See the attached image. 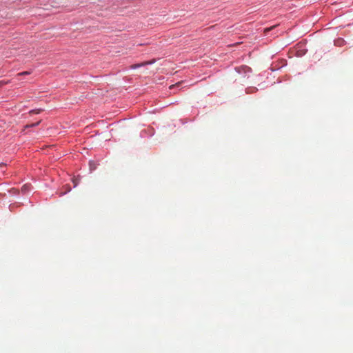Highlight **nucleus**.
I'll list each match as a JSON object with an SVG mask.
<instances>
[{"mask_svg":"<svg viewBox=\"0 0 353 353\" xmlns=\"http://www.w3.org/2000/svg\"><path fill=\"white\" fill-rule=\"evenodd\" d=\"M153 61H149V62H143L141 63H139V64H134V65H130V68L131 69H136L139 67H141V66H143V65H147V64H151L152 63Z\"/></svg>","mask_w":353,"mask_h":353,"instance_id":"nucleus-1","label":"nucleus"},{"mask_svg":"<svg viewBox=\"0 0 353 353\" xmlns=\"http://www.w3.org/2000/svg\"><path fill=\"white\" fill-rule=\"evenodd\" d=\"M41 120L39 121L38 122H36V123H31V124H28L25 126V128H32V127H35V126H37L40 123H41Z\"/></svg>","mask_w":353,"mask_h":353,"instance_id":"nucleus-2","label":"nucleus"},{"mask_svg":"<svg viewBox=\"0 0 353 353\" xmlns=\"http://www.w3.org/2000/svg\"><path fill=\"white\" fill-rule=\"evenodd\" d=\"M43 111L42 109H36V110H32L29 112V114H39L40 112H41Z\"/></svg>","mask_w":353,"mask_h":353,"instance_id":"nucleus-3","label":"nucleus"},{"mask_svg":"<svg viewBox=\"0 0 353 353\" xmlns=\"http://www.w3.org/2000/svg\"><path fill=\"white\" fill-rule=\"evenodd\" d=\"M29 188H30V185L28 184H26V185H23V187L21 188V190H22V192H25L29 190Z\"/></svg>","mask_w":353,"mask_h":353,"instance_id":"nucleus-4","label":"nucleus"},{"mask_svg":"<svg viewBox=\"0 0 353 353\" xmlns=\"http://www.w3.org/2000/svg\"><path fill=\"white\" fill-rule=\"evenodd\" d=\"M30 74L29 72H23L18 74V75H23V74Z\"/></svg>","mask_w":353,"mask_h":353,"instance_id":"nucleus-5","label":"nucleus"},{"mask_svg":"<svg viewBox=\"0 0 353 353\" xmlns=\"http://www.w3.org/2000/svg\"><path fill=\"white\" fill-rule=\"evenodd\" d=\"M6 165L4 163H0V167L5 166Z\"/></svg>","mask_w":353,"mask_h":353,"instance_id":"nucleus-6","label":"nucleus"},{"mask_svg":"<svg viewBox=\"0 0 353 353\" xmlns=\"http://www.w3.org/2000/svg\"><path fill=\"white\" fill-rule=\"evenodd\" d=\"M90 168H90L91 170H94V169L95 168L94 167V165H92V167H90Z\"/></svg>","mask_w":353,"mask_h":353,"instance_id":"nucleus-7","label":"nucleus"}]
</instances>
